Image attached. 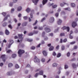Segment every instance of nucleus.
<instances>
[{"instance_id": "nucleus-1", "label": "nucleus", "mask_w": 78, "mask_h": 78, "mask_svg": "<svg viewBox=\"0 0 78 78\" xmlns=\"http://www.w3.org/2000/svg\"><path fill=\"white\" fill-rule=\"evenodd\" d=\"M25 53V51L23 50H22L21 49H20L18 52V53L19 55V56L20 57H21V55Z\"/></svg>"}, {"instance_id": "nucleus-2", "label": "nucleus", "mask_w": 78, "mask_h": 78, "mask_svg": "<svg viewBox=\"0 0 78 78\" xmlns=\"http://www.w3.org/2000/svg\"><path fill=\"white\" fill-rule=\"evenodd\" d=\"M5 55H2L1 57V58H2V61L4 62H6V58H5Z\"/></svg>"}, {"instance_id": "nucleus-3", "label": "nucleus", "mask_w": 78, "mask_h": 78, "mask_svg": "<svg viewBox=\"0 0 78 78\" xmlns=\"http://www.w3.org/2000/svg\"><path fill=\"white\" fill-rule=\"evenodd\" d=\"M34 62H40V60L38 59L36 56H35L34 58Z\"/></svg>"}, {"instance_id": "nucleus-4", "label": "nucleus", "mask_w": 78, "mask_h": 78, "mask_svg": "<svg viewBox=\"0 0 78 78\" xmlns=\"http://www.w3.org/2000/svg\"><path fill=\"white\" fill-rule=\"evenodd\" d=\"M44 30L46 33H49V32H50V31H51V29L47 27L45 28Z\"/></svg>"}, {"instance_id": "nucleus-5", "label": "nucleus", "mask_w": 78, "mask_h": 78, "mask_svg": "<svg viewBox=\"0 0 78 78\" xmlns=\"http://www.w3.org/2000/svg\"><path fill=\"white\" fill-rule=\"evenodd\" d=\"M77 25V24H76V22H73L72 23V26L73 28H75Z\"/></svg>"}, {"instance_id": "nucleus-6", "label": "nucleus", "mask_w": 78, "mask_h": 78, "mask_svg": "<svg viewBox=\"0 0 78 78\" xmlns=\"http://www.w3.org/2000/svg\"><path fill=\"white\" fill-rule=\"evenodd\" d=\"M14 74H15L14 72H8L7 73V75H14Z\"/></svg>"}, {"instance_id": "nucleus-7", "label": "nucleus", "mask_w": 78, "mask_h": 78, "mask_svg": "<svg viewBox=\"0 0 78 78\" xmlns=\"http://www.w3.org/2000/svg\"><path fill=\"white\" fill-rule=\"evenodd\" d=\"M32 2L35 4V5H36L39 2V0H32Z\"/></svg>"}, {"instance_id": "nucleus-8", "label": "nucleus", "mask_w": 78, "mask_h": 78, "mask_svg": "<svg viewBox=\"0 0 78 78\" xmlns=\"http://www.w3.org/2000/svg\"><path fill=\"white\" fill-rule=\"evenodd\" d=\"M54 20H55V19H54V18H53V17H51L49 20L50 23H53V22H54Z\"/></svg>"}, {"instance_id": "nucleus-9", "label": "nucleus", "mask_w": 78, "mask_h": 78, "mask_svg": "<svg viewBox=\"0 0 78 78\" xmlns=\"http://www.w3.org/2000/svg\"><path fill=\"white\" fill-rule=\"evenodd\" d=\"M62 23V20H61L60 19H59L57 22V24L58 25H61Z\"/></svg>"}, {"instance_id": "nucleus-10", "label": "nucleus", "mask_w": 78, "mask_h": 78, "mask_svg": "<svg viewBox=\"0 0 78 78\" xmlns=\"http://www.w3.org/2000/svg\"><path fill=\"white\" fill-rule=\"evenodd\" d=\"M43 55L44 56H47V52L45 51H43Z\"/></svg>"}, {"instance_id": "nucleus-11", "label": "nucleus", "mask_w": 78, "mask_h": 78, "mask_svg": "<svg viewBox=\"0 0 78 78\" xmlns=\"http://www.w3.org/2000/svg\"><path fill=\"white\" fill-rule=\"evenodd\" d=\"M18 36L19 38L20 39H21V38H22V36H23V34H18Z\"/></svg>"}, {"instance_id": "nucleus-12", "label": "nucleus", "mask_w": 78, "mask_h": 78, "mask_svg": "<svg viewBox=\"0 0 78 78\" xmlns=\"http://www.w3.org/2000/svg\"><path fill=\"white\" fill-rule=\"evenodd\" d=\"M47 1H48V0H43L42 2V3L43 5H44L45 4H46V3H47Z\"/></svg>"}, {"instance_id": "nucleus-13", "label": "nucleus", "mask_w": 78, "mask_h": 78, "mask_svg": "<svg viewBox=\"0 0 78 78\" xmlns=\"http://www.w3.org/2000/svg\"><path fill=\"white\" fill-rule=\"evenodd\" d=\"M5 34L6 35H9V32L7 30H6L5 31Z\"/></svg>"}, {"instance_id": "nucleus-14", "label": "nucleus", "mask_w": 78, "mask_h": 78, "mask_svg": "<svg viewBox=\"0 0 78 78\" xmlns=\"http://www.w3.org/2000/svg\"><path fill=\"white\" fill-rule=\"evenodd\" d=\"M44 73V71L42 70H41L39 71V74L41 75H43Z\"/></svg>"}, {"instance_id": "nucleus-15", "label": "nucleus", "mask_w": 78, "mask_h": 78, "mask_svg": "<svg viewBox=\"0 0 78 78\" xmlns=\"http://www.w3.org/2000/svg\"><path fill=\"white\" fill-rule=\"evenodd\" d=\"M57 63H54L52 64V66L53 67H57Z\"/></svg>"}, {"instance_id": "nucleus-16", "label": "nucleus", "mask_w": 78, "mask_h": 78, "mask_svg": "<svg viewBox=\"0 0 78 78\" xmlns=\"http://www.w3.org/2000/svg\"><path fill=\"white\" fill-rule=\"evenodd\" d=\"M54 49V47L53 46H51L49 48V51H52Z\"/></svg>"}, {"instance_id": "nucleus-17", "label": "nucleus", "mask_w": 78, "mask_h": 78, "mask_svg": "<svg viewBox=\"0 0 78 78\" xmlns=\"http://www.w3.org/2000/svg\"><path fill=\"white\" fill-rule=\"evenodd\" d=\"M7 25V23L5 22H4L3 24H2V26L4 27H6Z\"/></svg>"}, {"instance_id": "nucleus-18", "label": "nucleus", "mask_w": 78, "mask_h": 78, "mask_svg": "<svg viewBox=\"0 0 78 78\" xmlns=\"http://www.w3.org/2000/svg\"><path fill=\"white\" fill-rule=\"evenodd\" d=\"M8 66L9 67H12V66H13V65L12 64V63H10L9 64Z\"/></svg>"}, {"instance_id": "nucleus-19", "label": "nucleus", "mask_w": 78, "mask_h": 78, "mask_svg": "<svg viewBox=\"0 0 78 78\" xmlns=\"http://www.w3.org/2000/svg\"><path fill=\"white\" fill-rule=\"evenodd\" d=\"M22 10V7L20 6L17 8V11H20Z\"/></svg>"}, {"instance_id": "nucleus-20", "label": "nucleus", "mask_w": 78, "mask_h": 78, "mask_svg": "<svg viewBox=\"0 0 78 78\" xmlns=\"http://www.w3.org/2000/svg\"><path fill=\"white\" fill-rule=\"evenodd\" d=\"M30 11H31V10L29 8H27L26 9V11H27V12H30Z\"/></svg>"}, {"instance_id": "nucleus-21", "label": "nucleus", "mask_w": 78, "mask_h": 78, "mask_svg": "<svg viewBox=\"0 0 78 78\" xmlns=\"http://www.w3.org/2000/svg\"><path fill=\"white\" fill-rule=\"evenodd\" d=\"M61 56V53H58V54L57 55V58H59Z\"/></svg>"}, {"instance_id": "nucleus-22", "label": "nucleus", "mask_w": 78, "mask_h": 78, "mask_svg": "<svg viewBox=\"0 0 78 78\" xmlns=\"http://www.w3.org/2000/svg\"><path fill=\"white\" fill-rule=\"evenodd\" d=\"M72 66L74 68H75V67H76V64H75V63H73L72 64Z\"/></svg>"}, {"instance_id": "nucleus-23", "label": "nucleus", "mask_w": 78, "mask_h": 78, "mask_svg": "<svg viewBox=\"0 0 78 78\" xmlns=\"http://www.w3.org/2000/svg\"><path fill=\"white\" fill-rule=\"evenodd\" d=\"M71 6H72V7L74 8V7H75V4L74 3H71Z\"/></svg>"}, {"instance_id": "nucleus-24", "label": "nucleus", "mask_w": 78, "mask_h": 78, "mask_svg": "<svg viewBox=\"0 0 78 78\" xmlns=\"http://www.w3.org/2000/svg\"><path fill=\"white\" fill-rule=\"evenodd\" d=\"M33 34H34V33H28L27 34V35H28V36H33Z\"/></svg>"}, {"instance_id": "nucleus-25", "label": "nucleus", "mask_w": 78, "mask_h": 78, "mask_svg": "<svg viewBox=\"0 0 78 78\" xmlns=\"http://www.w3.org/2000/svg\"><path fill=\"white\" fill-rule=\"evenodd\" d=\"M66 30H67L68 32H69V31H70V28H69V27H66Z\"/></svg>"}, {"instance_id": "nucleus-26", "label": "nucleus", "mask_w": 78, "mask_h": 78, "mask_svg": "<svg viewBox=\"0 0 78 78\" xmlns=\"http://www.w3.org/2000/svg\"><path fill=\"white\" fill-rule=\"evenodd\" d=\"M12 58H16V54H13L12 55Z\"/></svg>"}, {"instance_id": "nucleus-27", "label": "nucleus", "mask_w": 78, "mask_h": 78, "mask_svg": "<svg viewBox=\"0 0 78 78\" xmlns=\"http://www.w3.org/2000/svg\"><path fill=\"white\" fill-rule=\"evenodd\" d=\"M2 15H3V16L5 17V16H6V13L3 12L2 13Z\"/></svg>"}, {"instance_id": "nucleus-28", "label": "nucleus", "mask_w": 78, "mask_h": 78, "mask_svg": "<svg viewBox=\"0 0 78 78\" xmlns=\"http://www.w3.org/2000/svg\"><path fill=\"white\" fill-rule=\"evenodd\" d=\"M27 22H25L24 23H23V27L25 26H27Z\"/></svg>"}, {"instance_id": "nucleus-29", "label": "nucleus", "mask_w": 78, "mask_h": 78, "mask_svg": "<svg viewBox=\"0 0 78 78\" xmlns=\"http://www.w3.org/2000/svg\"><path fill=\"white\" fill-rule=\"evenodd\" d=\"M78 32V29H75L74 30V33H77Z\"/></svg>"}, {"instance_id": "nucleus-30", "label": "nucleus", "mask_w": 78, "mask_h": 78, "mask_svg": "<svg viewBox=\"0 0 78 78\" xmlns=\"http://www.w3.org/2000/svg\"><path fill=\"white\" fill-rule=\"evenodd\" d=\"M61 48L62 50H65V47L64 46H62Z\"/></svg>"}, {"instance_id": "nucleus-31", "label": "nucleus", "mask_w": 78, "mask_h": 78, "mask_svg": "<svg viewBox=\"0 0 78 78\" xmlns=\"http://www.w3.org/2000/svg\"><path fill=\"white\" fill-rule=\"evenodd\" d=\"M33 33L34 34H37L38 33V31L34 30Z\"/></svg>"}, {"instance_id": "nucleus-32", "label": "nucleus", "mask_w": 78, "mask_h": 78, "mask_svg": "<svg viewBox=\"0 0 78 78\" xmlns=\"http://www.w3.org/2000/svg\"><path fill=\"white\" fill-rule=\"evenodd\" d=\"M8 27L9 28H10V29H12V26H11V24L9 25L8 26Z\"/></svg>"}, {"instance_id": "nucleus-33", "label": "nucleus", "mask_w": 78, "mask_h": 78, "mask_svg": "<svg viewBox=\"0 0 78 78\" xmlns=\"http://www.w3.org/2000/svg\"><path fill=\"white\" fill-rule=\"evenodd\" d=\"M41 61L42 62H44L45 61V60L44 58H42Z\"/></svg>"}, {"instance_id": "nucleus-34", "label": "nucleus", "mask_w": 78, "mask_h": 78, "mask_svg": "<svg viewBox=\"0 0 78 78\" xmlns=\"http://www.w3.org/2000/svg\"><path fill=\"white\" fill-rule=\"evenodd\" d=\"M76 43V42L75 41H73L71 42H70V44H71V45H72L73 44H75V43Z\"/></svg>"}, {"instance_id": "nucleus-35", "label": "nucleus", "mask_w": 78, "mask_h": 78, "mask_svg": "<svg viewBox=\"0 0 78 78\" xmlns=\"http://www.w3.org/2000/svg\"><path fill=\"white\" fill-rule=\"evenodd\" d=\"M37 23V20H36L35 21V23L33 24V25H34H34H36Z\"/></svg>"}, {"instance_id": "nucleus-36", "label": "nucleus", "mask_w": 78, "mask_h": 78, "mask_svg": "<svg viewBox=\"0 0 78 78\" xmlns=\"http://www.w3.org/2000/svg\"><path fill=\"white\" fill-rule=\"evenodd\" d=\"M13 42H14V41H13V40H11L10 41L9 44L12 45V44H13Z\"/></svg>"}, {"instance_id": "nucleus-37", "label": "nucleus", "mask_w": 78, "mask_h": 78, "mask_svg": "<svg viewBox=\"0 0 78 78\" xmlns=\"http://www.w3.org/2000/svg\"><path fill=\"white\" fill-rule=\"evenodd\" d=\"M65 35V34L64 33H61L60 34V36H64Z\"/></svg>"}, {"instance_id": "nucleus-38", "label": "nucleus", "mask_w": 78, "mask_h": 78, "mask_svg": "<svg viewBox=\"0 0 78 78\" xmlns=\"http://www.w3.org/2000/svg\"><path fill=\"white\" fill-rule=\"evenodd\" d=\"M15 67L16 68V69H18L19 68V65H18L16 64L15 65Z\"/></svg>"}, {"instance_id": "nucleus-39", "label": "nucleus", "mask_w": 78, "mask_h": 78, "mask_svg": "<svg viewBox=\"0 0 78 78\" xmlns=\"http://www.w3.org/2000/svg\"><path fill=\"white\" fill-rule=\"evenodd\" d=\"M59 30V28H58L57 29L55 30L54 31V33H56V32H58V31Z\"/></svg>"}, {"instance_id": "nucleus-40", "label": "nucleus", "mask_w": 78, "mask_h": 78, "mask_svg": "<svg viewBox=\"0 0 78 78\" xmlns=\"http://www.w3.org/2000/svg\"><path fill=\"white\" fill-rule=\"evenodd\" d=\"M35 47L34 46H32L31 47V48L30 49H31V50H34L35 49Z\"/></svg>"}, {"instance_id": "nucleus-41", "label": "nucleus", "mask_w": 78, "mask_h": 78, "mask_svg": "<svg viewBox=\"0 0 78 78\" xmlns=\"http://www.w3.org/2000/svg\"><path fill=\"white\" fill-rule=\"evenodd\" d=\"M57 6H58V5H53L52 6V8H56V7H57Z\"/></svg>"}, {"instance_id": "nucleus-42", "label": "nucleus", "mask_w": 78, "mask_h": 78, "mask_svg": "<svg viewBox=\"0 0 78 78\" xmlns=\"http://www.w3.org/2000/svg\"><path fill=\"white\" fill-rule=\"evenodd\" d=\"M65 10H67V11H70V8H65Z\"/></svg>"}, {"instance_id": "nucleus-43", "label": "nucleus", "mask_w": 78, "mask_h": 78, "mask_svg": "<svg viewBox=\"0 0 78 78\" xmlns=\"http://www.w3.org/2000/svg\"><path fill=\"white\" fill-rule=\"evenodd\" d=\"M27 41L28 42H32V41H33V40H30V39H27Z\"/></svg>"}, {"instance_id": "nucleus-44", "label": "nucleus", "mask_w": 78, "mask_h": 78, "mask_svg": "<svg viewBox=\"0 0 78 78\" xmlns=\"http://www.w3.org/2000/svg\"><path fill=\"white\" fill-rule=\"evenodd\" d=\"M39 30H43V27H39L38 28Z\"/></svg>"}, {"instance_id": "nucleus-45", "label": "nucleus", "mask_w": 78, "mask_h": 78, "mask_svg": "<svg viewBox=\"0 0 78 78\" xmlns=\"http://www.w3.org/2000/svg\"><path fill=\"white\" fill-rule=\"evenodd\" d=\"M66 28H67V27L64 26L62 28V30H66Z\"/></svg>"}, {"instance_id": "nucleus-46", "label": "nucleus", "mask_w": 78, "mask_h": 78, "mask_svg": "<svg viewBox=\"0 0 78 78\" xmlns=\"http://www.w3.org/2000/svg\"><path fill=\"white\" fill-rule=\"evenodd\" d=\"M52 55L53 56H56V54L55 52H53V53H52Z\"/></svg>"}, {"instance_id": "nucleus-47", "label": "nucleus", "mask_w": 78, "mask_h": 78, "mask_svg": "<svg viewBox=\"0 0 78 78\" xmlns=\"http://www.w3.org/2000/svg\"><path fill=\"white\" fill-rule=\"evenodd\" d=\"M27 18L28 17L27 16L23 17V19H24V20H27Z\"/></svg>"}, {"instance_id": "nucleus-48", "label": "nucleus", "mask_w": 78, "mask_h": 78, "mask_svg": "<svg viewBox=\"0 0 78 78\" xmlns=\"http://www.w3.org/2000/svg\"><path fill=\"white\" fill-rule=\"evenodd\" d=\"M45 20V18H44L41 20V22H43L44 20Z\"/></svg>"}, {"instance_id": "nucleus-49", "label": "nucleus", "mask_w": 78, "mask_h": 78, "mask_svg": "<svg viewBox=\"0 0 78 78\" xmlns=\"http://www.w3.org/2000/svg\"><path fill=\"white\" fill-rule=\"evenodd\" d=\"M11 50H9L8 51H7V53H10V52H11Z\"/></svg>"}, {"instance_id": "nucleus-50", "label": "nucleus", "mask_w": 78, "mask_h": 78, "mask_svg": "<svg viewBox=\"0 0 78 78\" xmlns=\"http://www.w3.org/2000/svg\"><path fill=\"white\" fill-rule=\"evenodd\" d=\"M30 16L31 19H33V14H32V13H31L30 14Z\"/></svg>"}, {"instance_id": "nucleus-51", "label": "nucleus", "mask_w": 78, "mask_h": 78, "mask_svg": "<svg viewBox=\"0 0 78 78\" xmlns=\"http://www.w3.org/2000/svg\"><path fill=\"white\" fill-rule=\"evenodd\" d=\"M68 68V66L67 65H65V69H66Z\"/></svg>"}, {"instance_id": "nucleus-52", "label": "nucleus", "mask_w": 78, "mask_h": 78, "mask_svg": "<svg viewBox=\"0 0 78 78\" xmlns=\"http://www.w3.org/2000/svg\"><path fill=\"white\" fill-rule=\"evenodd\" d=\"M18 0H13V3H16Z\"/></svg>"}, {"instance_id": "nucleus-53", "label": "nucleus", "mask_w": 78, "mask_h": 78, "mask_svg": "<svg viewBox=\"0 0 78 78\" xmlns=\"http://www.w3.org/2000/svg\"><path fill=\"white\" fill-rule=\"evenodd\" d=\"M45 32H43L42 34V37H44V35H45Z\"/></svg>"}, {"instance_id": "nucleus-54", "label": "nucleus", "mask_w": 78, "mask_h": 78, "mask_svg": "<svg viewBox=\"0 0 78 78\" xmlns=\"http://www.w3.org/2000/svg\"><path fill=\"white\" fill-rule=\"evenodd\" d=\"M3 66V63L1 62L0 63V66L2 67Z\"/></svg>"}, {"instance_id": "nucleus-55", "label": "nucleus", "mask_w": 78, "mask_h": 78, "mask_svg": "<svg viewBox=\"0 0 78 78\" xmlns=\"http://www.w3.org/2000/svg\"><path fill=\"white\" fill-rule=\"evenodd\" d=\"M21 16H22V14L19 13L18 15V17H21Z\"/></svg>"}, {"instance_id": "nucleus-56", "label": "nucleus", "mask_w": 78, "mask_h": 78, "mask_svg": "<svg viewBox=\"0 0 78 78\" xmlns=\"http://www.w3.org/2000/svg\"><path fill=\"white\" fill-rule=\"evenodd\" d=\"M60 5L61 6V7H62L64 6V5L62 3H61L60 4Z\"/></svg>"}, {"instance_id": "nucleus-57", "label": "nucleus", "mask_w": 78, "mask_h": 78, "mask_svg": "<svg viewBox=\"0 0 78 78\" xmlns=\"http://www.w3.org/2000/svg\"><path fill=\"white\" fill-rule=\"evenodd\" d=\"M39 73H37L35 75V77H37V76L38 75H39Z\"/></svg>"}, {"instance_id": "nucleus-58", "label": "nucleus", "mask_w": 78, "mask_h": 78, "mask_svg": "<svg viewBox=\"0 0 78 78\" xmlns=\"http://www.w3.org/2000/svg\"><path fill=\"white\" fill-rule=\"evenodd\" d=\"M13 11H14V9H12L11 10V13H12V12H13Z\"/></svg>"}, {"instance_id": "nucleus-59", "label": "nucleus", "mask_w": 78, "mask_h": 78, "mask_svg": "<svg viewBox=\"0 0 78 78\" xmlns=\"http://www.w3.org/2000/svg\"><path fill=\"white\" fill-rule=\"evenodd\" d=\"M59 15V13H57L55 14V16H56V17H58V16Z\"/></svg>"}, {"instance_id": "nucleus-60", "label": "nucleus", "mask_w": 78, "mask_h": 78, "mask_svg": "<svg viewBox=\"0 0 78 78\" xmlns=\"http://www.w3.org/2000/svg\"><path fill=\"white\" fill-rule=\"evenodd\" d=\"M67 56H68V57H69V56H70V52H68V53L67 54Z\"/></svg>"}, {"instance_id": "nucleus-61", "label": "nucleus", "mask_w": 78, "mask_h": 78, "mask_svg": "<svg viewBox=\"0 0 78 78\" xmlns=\"http://www.w3.org/2000/svg\"><path fill=\"white\" fill-rule=\"evenodd\" d=\"M77 46L76 45L74 47V49H77Z\"/></svg>"}, {"instance_id": "nucleus-62", "label": "nucleus", "mask_w": 78, "mask_h": 78, "mask_svg": "<svg viewBox=\"0 0 78 78\" xmlns=\"http://www.w3.org/2000/svg\"><path fill=\"white\" fill-rule=\"evenodd\" d=\"M69 38L70 39H73V36L71 35L70 34L69 35Z\"/></svg>"}, {"instance_id": "nucleus-63", "label": "nucleus", "mask_w": 78, "mask_h": 78, "mask_svg": "<svg viewBox=\"0 0 78 78\" xmlns=\"http://www.w3.org/2000/svg\"><path fill=\"white\" fill-rule=\"evenodd\" d=\"M44 40L45 41H47V40H48V38L47 37H46L44 38Z\"/></svg>"}, {"instance_id": "nucleus-64", "label": "nucleus", "mask_w": 78, "mask_h": 78, "mask_svg": "<svg viewBox=\"0 0 78 78\" xmlns=\"http://www.w3.org/2000/svg\"><path fill=\"white\" fill-rule=\"evenodd\" d=\"M67 39H65L63 40V42H67Z\"/></svg>"}]
</instances>
